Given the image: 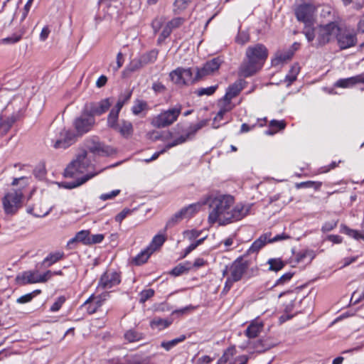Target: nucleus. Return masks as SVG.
Segmentation results:
<instances>
[{"label":"nucleus","mask_w":364,"mask_h":364,"mask_svg":"<svg viewBox=\"0 0 364 364\" xmlns=\"http://www.w3.org/2000/svg\"><path fill=\"white\" fill-rule=\"evenodd\" d=\"M182 110V106L177 105L174 107L162 112L153 121L152 124L157 128H164L176 122Z\"/></svg>","instance_id":"7"},{"label":"nucleus","mask_w":364,"mask_h":364,"mask_svg":"<svg viewBox=\"0 0 364 364\" xmlns=\"http://www.w3.org/2000/svg\"><path fill=\"white\" fill-rule=\"evenodd\" d=\"M120 275L116 272H105L101 277L100 285L105 289H110L120 283Z\"/></svg>","instance_id":"16"},{"label":"nucleus","mask_w":364,"mask_h":364,"mask_svg":"<svg viewBox=\"0 0 364 364\" xmlns=\"http://www.w3.org/2000/svg\"><path fill=\"white\" fill-rule=\"evenodd\" d=\"M165 21V18L163 16L157 17L153 20L151 23V26L154 30V32L156 33L161 28L164 23Z\"/></svg>","instance_id":"53"},{"label":"nucleus","mask_w":364,"mask_h":364,"mask_svg":"<svg viewBox=\"0 0 364 364\" xmlns=\"http://www.w3.org/2000/svg\"><path fill=\"white\" fill-rule=\"evenodd\" d=\"M236 349L234 346L228 348L220 358L218 364L230 363L232 364V357L235 355Z\"/></svg>","instance_id":"38"},{"label":"nucleus","mask_w":364,"mask_h":364,"mask_svg":"<svg viewBox=\"0 0 364 364\" xmlns=\"http://www.w3.org/2000/svg\"><path fill=\"white\" fill-rule=\"evenodd\" d=\"M307 257H309L310 259V261H311V259L314 258L313 252L308 251V250H304V251L299 252L296 254V262H301Z\"/></svg>","instance_id":"54"},{"label":"nucleus","mask_w":364,"mask_h":364,"mask_svg":"<svg viewBox=\"0 0 364 364\" xmlns=\"http://www.w3.org/2000/svg\"><path fill=\"white\" fill-rule=\"evenodd\" d=\"M286 127V122L284 120L278 121L273 119L269 122V129L266 132L267 134L272 135L277 131L284 129Z\"/></svg>","instance_id":"33"},{"label":"nucleus","mask_w":364,"mask_h":364,"mask_svg":"<svg viewBox=\"0 0 364 364\" xmlns=\"http://www.w3.org/2000/svg\"><path fill=\"white\" fill-rule=\"evenodd\" d=\"M250 40V36L248 30H241V26L238 27V33L235 38L236 43L243 46Z\"/></svg>","instance_id":"31"},{"label":"nucleus","mask_w":364,"mask_h":364,"mask_svg":"<svg viewBox=\"0 0 364 364\" xmlns=\"http://www.w3.org/2000/svg\"><path fill=\"white\" fill-rule=\"evenodd\" d=\"M184 23V18L181 17L174 18L167 23L168 26L173 30L180 27Z\"/></svg>","instance_id":"56"},{"label":"nucleus","mask_w":364,"mask_h":364,"mask_svg":"<svg viewBox=\"0 0 364 364\" xmlns=\"http://www.w3.org/2000/svg\"><path fill=\"white\" fill-rule=\"evenodd\" d=\"M247 268V262L243 261L242 258H239L233 262L229 267L230 274L227 277L223 291H228L235 282L240 281Z\"/></svg>","instance_id":"4"},{"label":"nucleus","mask_w":364,"mask_h":364,"mask_svg":"<svg viewBox=\"0 0 364 364\" xmlns=\"http://www.w3.org/2000/svg\"><path fill=\"white\" fill-rule=\"evenodd\" d=\"M63 253L60 252L51 253L44 259L43 264L47 267H50L60 260L63 257Z\"/></svg>","instance_id":"42"},{"label":"nucleus","mask_w":364,"mask_h":364,"mask_svg":"<svg viewBox=\"0 0 364 364\" xmlns=\"http://www.w3.org/2000/svg\"><path fill=\"white\" fill-rule=\"evenodd\" d=\"M119 112L112 109L108 117H107V125L109 127L113 129L114 130L115 128L117 127L118 125V117H119Z\"/></svg>","instance_id":"35"},{"label":"nucleus","mask_w":364,"mask_h":364,"mask_svg":"<svg viewBox=\"0 0 364 364\" xmlns=\"http://www.w3.org/2000/svg\"><path fill=\"white\" fill-rule=\"evenodd\" d=\"M294 272H287L285 274H284L281 277H279L277 281L276 282L274 283V284L273 285V287H276V286H279V285H283L285 283L288 282L289 281L291 280V279L292 278V277L294 276Z\"/></svg>","instance_id":"48"},{"label":"nucleus","mask_w":364,"mask_h":364,"mask_svg":"<svg viewBox=\"0 0 364 364\" xmlns=\"http://www.w3.org/2000/svg\"><path fill=\"white\" fill-rule=\"evenodd\" d=\"M120 193V190H114L109 193L102 194L100 198L102 200H110L118 196Z\"/></svg>","instance_id":"62"},{"label":"nucleus","mask_w":364,"mask_h":364,"mask_svg":"<svg viewBox=\"0 0 364 364\" xmlns=\"http://www.w3.org/2000/svg\"><path fill=\"white\" fill-rule=\"evenodd\" d=\"M154 294V291L151 289H146L141 291L140 301L145 302L146 300L152 297Z\"/></svg>","instance_id":"57"},{"label":"nucleus","mask_w":364,"mask_h":364,"mask_svg":"<svg viewBox=\"0 0 364 364\" xmlns=\"http://www.w3.org/2000/svg\"><path fill=\"white\" fill-rule=\"evenodd\" d=\"M339 30L340 27L337 23L330 22L324 26H304L302 33L311 46L319 48L329 43Z\"/></svg>","instance_id":"3"},{"label":"nucleus","mask_w":364,"mask_h":364,"mask_svg":"<svg viewBox=\"0 0 364 364\" xmlns=\"http://www.w3.org/2000/svg\"><path fill=\"white\" fill-rule=\"evenodd\" d=\"M85 146L88 151L95 154L107 155L109 154L108 147L92 139L86 141Z\"/></svg>","instance_id":"19"},{"label":"nucleus","mask_w":364,"mask_h":364,"mask_svg":"<svg viewBox=\"0 0 364 364\" xmlns=\"http://www.w3.org/2000/svg\"><path fill=\"white\" fill-rule=\"evenodd\" d=\"M132 212V210L129 208H124L123 209L119 214H117L115 216V220L117 223H121L122 221L129 214H131Z\"/></svg>","instance_id":"58"},{"label":"nucleus","mask_w":364,"mask_h":364,"mask_svg":"<svg viewBox=\"0 0 364 364\" xmlns=\"http://www.w3.org/2000/svg\"><path fill=\"white\" fill-rule=\"evenodd\" d=\"M77 135L70 129L63 128L59 133L58 138L54 141L53 146L58 149H67L76 141Z\"/></svg>","instance_id":"12"},{"label":"nucleus","mask_w":364,"mask_h":364,"mask_svg":"<svg viewBox=\"0 0 364 364\" xmlns=\"http://www.w3.org/2000/svg\"><path fill=\"white\" fill-rule=\"evenodd\" d=\"M268 53V49L262 43L247 47L245 58L239 69L240 75L244 77H248L256 74L262 68Z\"/></svg>","instance_id":"2"},{"label":"nucleus","mask_w":364,"mask_h":364,"mask_svg":"<svg viewBox=\"0 0 364 364\" xmlns=\"http://www.w3.org/2000/svg\"><path fill=\"white\" fill-rule=\"evenodd\" d=\"M23 34V32H21L20 34L14 33L11 36L1 39V42L4 44H6V43L13 44V43H17L21 39Z\"/></svg>","instance_id":"51"},{"label":"nucleus","mask_w":364,"mask_h":364,"mask_svg":"<svg viewBox=\"0 0 364 364\" xmlns=\"http://www.w3.org/2000/svg\"><path fill=\"white\" fill-rule=\"evenodd\" d=\"M234 198L230 195H218L209 197L205 203H208L210 211L208 222L213 224L216 222L220 225H225L238 221L249 214L251 205L234 204Z\"/></svg>","instance_id":"1"},{"label":"nucleus","mask_w":364,"mask_h":364,"mask_svg":"<svg viewBox=\"0 0 364 364\" xmlns=\"http://www.w3.org/2000/svg\"><path fill=\"white\" fill-rule=\"evenodd\" d=\"M152 254L151 247H146L132 259V263L137 266L143 264L147 262L148 259Z\"/></svg>","instance_id":"27"},{"label":"nucleus","mask_w":364,"mask_h":364,"mask_svg":"<svg viewBox=\"0 0 364 364\" xmlns=\"http://www.w3.org/2000/svg\"><path fill=\"white\" fill-rule=\"evenodd\" d=\"M171 81L178 86L189 85L200 80L191 68H177L169 73Z\"/></svg>","instance_id":"6"},{"label":"nucleus","mask_w":364,"mask_h":364,"mask_svg":"<svg viewBox=\"0 0 364 364\" xmlns=\"http://www.w3.org/2000/svg\"><path fill=\"white\" fill-rule=\"evenodd\" d=\"M218 85L210 86L208 87H201L195 91V93L200 97L203 95H213L217 90Z\"/></svg>","instance_id":"44"},{"label":"nucleus","mask_w":364,"mask_h":364,"mask_svg":"<svg viewBox=\"0 0 364 364\" xmlns=\"http://www.w3.org/2000/svg\"><path fill=\"white\" fill-rule=\"evenodd\" d=\"M158 54V50L154 49L141 55L140 58L141 59L142 63H144V65H146L154 63L156 60Z\"/></svg>","instance_id":"40"},{"label":"nucleus","mask_w":364,"mask_h":364,"mask_svg":"<svg viewBox=\"0 0 364 364\" xmlns=\"http://www.w3.org/2000/svg\"><path fill=\"white\" fill-rule=\"evenodd\" d=\"M166 238L162 235H157L154 236L151 242L147 247H151L152 253H154L156 250L161 247V246L164 243Z\"/></svg>","instance_id":"41"},{"label":"nucleus","mask_w":364,"mask_h":364,"mask_svg":"<svg viewBox=\"0 0 364 364\" xmlns=\"http://www.w3.org/2000/svg\"><path fill=\"white\" fill-rule=\"evenodd\" d=\"M171 323V321L163 319L161 318H155L154 320L151 321V326L152 327L157 326V327H162V328H166Z\"/></svg>","instance_id":"50"},{"label":"nucleus","mask_w":364,"mask_h":364,"mask_svg":"<svg viewBox=\"0 0 364 364\" xmlns=\"http://www.w3.org/2000/svg\"><path fill=\"white\" fill-rule=\"evenodd\" d=\"M191 268V263L179 264L176 266L171 272V274L177 277L183 273L188 272Z\"/></svg>","instance_id":"39"},{"label":"nucleus","mask_w":364,"mask_h":364,"mask_svg":"<svg viewBox=\"0 0 364 364\" xmlns=\"http://www.w3.org/2000/svg\"><path fill=\"white\" fill-rule=\"evenodd\" d=\"M269 265V270L278 272L284 268L285 262H283L280 258H272L269 259L267 262Z\"/></svg>","instance_id":"37"},{"label":"nucleus","mask_w":364,"mask_h":364,"mask_svg":"<svg viewBox=\"0 0 364 364\" xmlns=\"http://www.w3.org/2000/svg\"><path fill=\"white\" fill-rule=\"evenodd\" d=\"M218 106L220 107V109L217 115L214 118V121L222 119L224 114L231 111L235 107V105H232L231 102L224 100L223 97L219 100Z\"/></svg>","instance_id":"24"},{"label":"nucleus","mask_w":364,"mask_h":364,"mask_svg":"<svg viewBox=\"0 0 364 364\" xmlns=\"http://www.w3.org/2000/svg\"><path fill=\"white\" fill-rule=\"evenodd\" d=\"M144 65V63H142V60L141 58L139 60H133L131 61V63L129 64V65L126 68V71L130 72V73L135 72V71L139 70Z\"/></svg>","instance_id":"46"},{"label":"nucleus","mask_w":364,"mask_h":364,"mask_svg":"<svg viewBox=\"0 0 364 364\" xmlns=\"http://www.w3.org/2000/svg\"><path fill=\"white\" fill-rule=\"evenodd\" d=\"M205 204V203H196L189 205L187 207H185L180 210L181 214L183 215L184 218H189L192 217L194 214L199 211L203 205Z\"/></svg>","instance_id":"28"},{"label":"nucleus","mask_w":364,"mask_h":364,"mask_svg":"<svg viewBox=\"0 0 364 364\" xmlns=\"http://www.w3.org/2000/svg\"><path fill=\"white\" fill-rule=\"evenodd\" d=\"M321 186V183H320V182H314V181H310L301 182V183L296 184V187L297 188L314 187V188L316 190L319 189Z\"/></svg>","instance_id":"49"},{"label":"nucleus","mask_w":364,"mask_h":364,"mask_svg":"<svg viewBox=\"0 0 364 364\" xmlns=\"http://www.w3.org/2000/svg\"><path fill=\"white\" fill-rule=\"evenodd\" d=\"M192 0H175L174 2V12L176 13L178 11H181L186 9L188 4Z\"/></svg>","instance_id":"52"},{"label":"nucleus","mask_w":364,"mask_h":364,"mask_svg":"<svg viewBox=\"0 0 364 364\" xmlns=\"http://www.w3.org/2000/svg\"><path fill=\"white\" fill-rule=\"evenodd\" d=\"M356 84H364V73L353 77L339 79L335 83V86L341 88L352 87ZM364 90V87L360 89Z\"/></svg>","instance_id":"17"},{"label":"nucleus","mask_w":364,"mask_h":364,"mask_svg":"<svg viewBox=\"0 0 364 364\" xmlns=\"http://www.w3.org/2000/svg\"><path fill=\"white\" fill-rule=\"evenodd\" d=\"M315 7L310 4H303L295 9V15L299 21L304 23V26H313L315 23Z\"/></svg>","instance_id":"9"},{"label":"nucleus","mask_w":364,"mask_h":364,"mask_svg":"<svg viewBox=\"0 0 364 364\" xmlns=\"http://www.w3.org/2000/svg\"><path fill=\"white\" fill-rule=\"evenodd\" d=\"M271 232H267L262 235L257 239L247 250V254L258 252L268 242L269 236H271Z\"/></svg>","instance_id":"22"},{"label":"nucleus","mask_w":364,"mask_h":364,"mask_svg":"<svg viewBox=\"0 0 364 364\" xmlns=\"http://www.w3.org/2000/svg\"><path fill=\"white\" fill-rule=\"evenodd\" d=\"M293 55L294 51L291 50H288L284 52H277L274 58H273L272 60V65H279L280 64H282L291 59Z\"/></svg>","instance_id":"26"},{"label":"nucleus","mask_w":364,"mask_h":364,"mask_svg":"<svg viewBox=\"0 0 364 364\" xmlns=\"http://www.w3.org/2000/svg\"><path fill=\"white\" fill-rule=\"evenodd\" d=\"M291 75H287L286 76V80L289 82V84L296 80V75L299 73V68L297 66H293L291 68Z\"/></svg>","instance_id":"60"},{"label":"nucleus","mask_w":364,"mask_h":364,"mask_svg":"<svg viewBox=\"0 0 364 364\" xmlns=\"http://www.w3.org/2000/svg\"><path fill=\"white\" fill-rule=\"evenodd\" d=\"M15 121L16 119L14 117L4 119L0 116V130H1L3 134H6L9 132Z\"/></svg>","instance_id":"34"},{"label":"nucleus","mask_w":364,"mask_h":364,"mask_svg":"<svg viewBox=\"0 0 364 364\" xmlns=\"http://www.w3.org/2000/svg\"><path fill=\"white\" fill-rule=\"evenodd\" d=\"M206 124L205 121H200L196 124L192 125L189 127L188 133L185 136H181L176 139L173 142L168 143L166 145V149H168L178 144H181L185 142L188 138L193 136L199 129L203 127Z\"/></svg>","instance_id":"15"},{"label":"nucleus","mask_w":364,"mask_h":364,"mask_svg":"<svg viewBox=\"0 0 364 364\" xmlns=\"http://www.w3.org/2000/svg\"><path fill=\"white\" fill-rule=\"evenodd\" d=\"M336 37L338 46L341 50H345L356 45L358 42L356 33L348 30H342L340 28L334 37Z\"/></svg>","instance_id":"11"},{"label":"nucleus","mask_w":364,"mask_h":364,"mask_svg":"<svg viewBox=\"0 0 364 364\" xmlns=\"http://www.w3.org/2000/svg\"><path fill=\"white\" fill-rule=\"evenodd\" d=\"M65 301V299L64 296H60L58 299L53 303V304L50 307L51 311H58L63 303Z\"/></svg>","instance_id":"59"},{"label":"nucleus","mask_w":364,"mask_h":364,"mask_svg":"<svg viewBox=\"0 0 364 364\" xmlns=\"http://www.w3.org/2000/svg\"><path fill=\"white\" fill-rule=\"evenodd\" d=\"M111 105L112 102L109 98H105L98 102H92L89 105H87L85 110L88 114L95 117V116H100L105 113Z\"/></svg>","instance_id":"13"},{"label":"nucleus","mask_w":364,"mask_h":364,"mask_svg":"<svg viewBox=\"0 0 364 364\" xmlns=\"http://www.w3.org/2000/svg\"><path fill=\"white\" fill-rule=\"evenodd\" d=\"M186 339V336L181 335L179 338L168 341L166 342H162L161 346L166 350H170L171 348L177 345L178 343L183 341Z\"/></svg>","instance_id":"45"},{"label":"nucleus","mask_w":364,"mask_h":364,"mask_svg":"<svg viewBox=\"0 0 364 364\" xmlns=\"http://www.w3.org/2000/svg\"><path fill=\"white\" fill-rule=\"evenodd\" d=\"M245 81L243 80H239L230 85L227 89L226 93L223 97L224 100H228L231 102L232 99L237 96L240 92L243 90Z\"/></svg>","instance_id":"18"},{"label":"nucleus","mask_w":364,"mask_h":364,"mask_svg":"<svg viewBox=\"0 0 364 364\" xmlns=\"http://www.w3.org/2000/svg\"><path fill=\"white\" fill-rule=\"evenodd\" d=\"M16 280L19 284H33L41 282L40 276L38 272L27 271L22 274L16 277Z\"/></svg>","instance_id":"20"},{"label":"nucleus","mask_w":364,"mask_h":364,"mask_svg":"<svg viewBox=\"0 0 364 364\" xmlns=\"http://www.w3.org/2000/svg\"><path fill=\"white\" fill-rule=\"evenodd\" d=\"M124 338L129 342H134L141 340L142 334L136 331L129 330L125 333Z\"/></svg>","instance_id":"43"},{"label":"nucleus","mask_w":364,"mask_h":364,"mask_svg":"<svg viewBox=\"0 0 364 364\" xmlns=\"http://www.w3.org/2000/svg\"><path fill=\"white\" fill-rule=\"evenodd\" d=\"M222 60L219 58H215L208 61L202 68H196L198 78L202 79L204 76L210 75L218 70Z\"/></svg>","instance_id":"14"},{"label":"nucleus","mask_w":364,"mask_h":364,"mask_svg":"<svg viewBox=\"0 0 364 364\" xmlns=\"http://www.w3.org/2000/svg\"><path fill=\"white\" fill-rule=\"evenodd\" d=\"M23 193L21 190H14L3 198V205L6 213L14 214L20 206Z\"/></svg>","instance_id":"10"},{"label":"nucleus","mask_w":364,"mask_h":364,"mask_svg":"<svg viewBox=\"0 0 364 364\" xmlns=\"http://www.w3.org/2000/svg\"><path fill=\"white\" fill-rule=\"evenodd\" d=\"M336 225H337V221L336 220H332V221L326 222L322 226L321 230L323 232H329V231L332 230L334 228H336Z\"/></svg>","instance_id":"63"},{"label":"nucleus","mask_w":364,"mask_h":364,"mask_svg":"<svg viewBox=\"0 0 364 364\" xmlns=\"http://www.w3.org/2000/svg\"><path fill=\"white\" fill-rule=\"evenodd\" d=\"M90 232L88 230H81L78 232L75 237L72 238L69 242H68L67 246L70 248H73V245H74L77 242H80L83 243L84 245H90Z\"/></svg>","instance_id":"23"},{"label":"nucleus","mask_w":364,"mask_h":364,"mask_svg":"<svg viewBox=\"0 0 364 364\" xmlns=\"http://www.w3.org/2000/svg\"><path fill=\"white\" fill-rule=\"evenodd\" d=\"M105 299H102V296L95 297L91 296L85 303L84 306H87V311L89 314L95 313L97 309L102 305L103 301Z\"/></svg>","instance_id":"21"},{"label":"nucleus","mask_w":364,"mask_h":364,"mask_svg":"<svg viewBox=\"0 0 364 364\" xmlns=\"http://www.w3.org/2000/svg\"><path fill=\"white\" fill-rule=\"evenodd\" d=\"M181 211L176 213L166 223V228L172 227L177 224L179 221L184 219L183 215L181 214Z\"/></svg>","instance_id":"47"},{"label":"nucleus","mask_w":364,"mask_h":364,"mask_svg":"<svg viewBox=\"0 0 364 364\" xmlns=\"http://www.w3.org/2000/svg\"><path fill=\"white\" fill-rule=\"evenodd\" d=\"M95 124V117L88 114L86 110L80 117L75 118L73 123L77 136H81L92 130Z\"/></svg>","instance_id":"8"},{"label":"nucleus","mask_w":364,"mask_h":364,"mask_svg":"<svg viewBox=\"0 0 364 364\" xmlns=\"http://www.w3.org/2000/svg\"><path fill=\"white\" fill-rule=\"evenodd\" d=\"M152 89L156 93H164L166 90V87L161 82H155L152 85Z\"/></svg>","instance_id":"61"},{"label":"nucleus","mask_w":364,"mask_h":364,"mask_svg":"<svg viewBox=\"0 0 364 364\" xmlns=\"http://www.w3.org/2000/svg\"><path fill=\"white\" fill-rule=\"evenodd\" d=\"M114 130L119 132L122 136L127 137L132 134L133 127L130 122L122 120Z\"/></svg>","instance_id":"29"},{"label":"nucleus","mask_w":364,"mask_h":364,"mask_svg":"<svg viewBox=\"0 0 364 364\" xmlns=\"http://www.w3.org/2000/svg\"><path fill=\"white\" fill-rule=\"evenodd\" d=\"M132 94V91L130 90H127L124 91V92L122 93L119 96L117 102L113 109L120 112L124 104H126L130 100Z\"/></svg>","instance_id":"32"},{"label":"nucleus","mask_w":364,"mask_h":364,"mask_svg":"<svg viewBox=\"0 0 364 364\" xmlns=\"http://www.w3.org/2000/svg\"><path fill=\"white\" fill-rule=\"evenodd\" d=\"M91 165L90 161L87 159L86 150H82L72 161L65 170V177H73L76 173H83Z\"/></svg>","instance_id":"5"},{"label":"nucleus","mask_w":364,"mask_h":364,"mask_svg":"<svg viewBox=\"0 0 364 364\" xmlns=\"http://www.w3.org/2000/svg\"><path fill=\"white\" fill-rule=\"evenodd\" d=\"M172 32V29L170 26L166 23L165 27L164 28L161 33L160 34L158 38V43H161L163 42L166 38H168Z\"/></svg>","instance_id":"55"},{"label":"nucleus","mask_w":364,"mask_h":364,"mask_svg":"<svg viewBox=\"0 0 364 364\" xmlns=\"http://www.w3.org/2000/svg\"><path fill=\"white\" fill-rule=\"evenodd\" d=\"M100 172H101V171H97V172H95V173H88V174L82 176V178H78L77 180H76L75 181H73V182H64V183H62V186L65 188H68V189H72V188L78 187L80 185H82V184L85 183V182H87L88 180H90V178H92L95 176L97 175Z\"/></svg>","instance_id":"25"},{"label":"nucleus","mask_w":364,"mask_h":364,"mask_svg":"<svg viewBox=\"0 0 364 364\" xmlns=\"http://www.w3.org/2000/svg\"><path fill=\"white\" fill-rule=\"evenodd\" d=\"M149 109L148 104L146 101L141 100H136L132 108V113L134 115H139L142 111Z\"/></svg>","instance_id":"36"},{"label":"nucleus","mask_w":364,"mask_h":364,"mask_svg":"<svg viewBox=\"0 0 364 364\" xmlns=\"http://www.w3.org/2000/svg\"><path fill=\"white\" fill-rule=\"evenodd\" d=\"M90 245L97 244L101 242L104 239V235L102 234H97L90 235Z\"/></svg>","instance_id":"64"},{"label":"nucleus","mask_w":364,"mask_h":364,"mask_svg":"<svg viewBox=\"0 0 364 364\" xmlns=\"http://www.w3.org/2000/svg\"><path fill=\"white\" fill-rule=\"evenodd\" d=\"M263 328L262 322H252L246 329L245 334L247 337L253 338L257 337Z\"/></svg>","instance_id":"30"}]
</instances>
